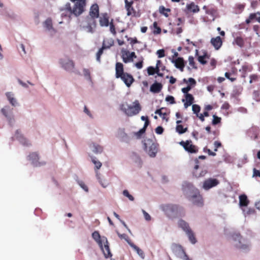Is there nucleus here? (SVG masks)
<instances>
[{"instance_id":"1","label":"nucleus","mask_w":260,"mask_h":260,"mask_svg":"<svg viewBox=\"0 0 260 260\" xmlns=\"http://www.w3.org/2000/svg\"><path fill=\"white\" fill-rule=\"evenodd\" d=\"M70 1L74 3L73 7H71L70 3H67L64 7L61 9L62 17H70L72 15L78 17L85 11L86 0H70Z\"/></svg>"},{"instance_id":"2","label":"nucleus","mask_w":260,"mask_h":260,"mask_svg":"<svg viewBox=\"0 0 260 260\" xmlns=\"http://www.w3.org/2000/svg\"><path fill=\"white\" fill-rule=\"evenodd\" d=\"M93 239L98 243L102 250L105 258L111 257L112 255L109 248V243L105 237H101L98 231H94L92 234Z\"/></svg>"},{"instance_id":"3","label":"nucleus","mask_w":260,"mask_h":260,"mask_svg":"<svg viewBox=\"0 0 260 260\" xmlns=\"http://www.w3.org/2000/svg\"><path fill=\"white\" fill-rule=\"evenodd\" d=\"M115 76L116 78H120L128 87L134 81L133 76L127 73L124 72L123 65L121 62H117L115 67Z\"/></svg>"},{"instance_id":"4","label":"nucleus","mask_w":260,"mask_h":260,"mask_svg":"<svg viewBox=\"0 0 260 260\" xmlns=\"http://www.w3.org/2000/svg\"><path fill=\"white\" fill-rule=\"evenodd\" d=\"M121 109L128 116H133L138 114L141 110V106L138 100L133 102V105L123 104L120 106Z\"/></svg>"},{"instance_id":"5","label":"nucleus","mask_w":260,"mask_h":260,"mask_svg":"<svg viewBox=\"0 0 260 260\" xmlns=\"http://www.w3.org/2000/svg\"><path fill=\"white\" fill-rule=\"evenodd\" d=\"M145 151L150 157H154L158 151V145L153 143L152 140L148 139L144 143Z\"/></svg>"},{"instance_id":"6","label":"nucleus","mask_w":260,"mask_h":260,"mask_svg":"<svg viewBox=\"0 0 260 260\" xmlns=\"http://www.w3.org/2000/svg\"><path fill=\"white\" fill-rule=\"evenodd\" d=\"M96 18L90 16H88L85 18V21L86 25L84 26V27L87 29V32L90 33L94 32V29L96 26Z\"/></svg>"},{"instance_id":"7","label":"nucleus","mask_w":260,"mask_h":260,"mask_svg":"<svg viewBox=\"0 0 260 260\" xmlns=\"http://www.w3.org/2000/svg\"><path fill=\"white\" fill-rule=\"evenodd\" d=\"M161 209L168 216H171L177 213L178 206L174 204L164 205Z\"/></svg>"},{"instance_id":"8","label":"nucleus","mask_w":260,"mask_h":260,"mask_svg":"<svg viewBox=\"0 0 260 260\" xmlns=\"http://www.w3.org/2000/svg\"><path fill=\"white\" fill-rule=\"evenodd\" d=\"M179 144L189 153H196L198 151V147L192 144L191 140H187L186 141H182Z\"/></svg>"},{"instance_id":"9","label":"nucleus","mask_w":260,"mask_h":260,"mask_svg":"<svg viewBox=\"0 0 260 260\" xmlns=\"http://www.w3.org/2000/svg\"><path fill=\"white\" fill-rule=\"evenodd\" d=\"M189 200L192 204L198 207H202L204 204L203 199L199 191L195 192L192 196L189 198Z\"/></svg>"},{"instance_id":"10","label":"nucleus","mask_w":260,"mask_h":260,"mask_svg":"<svg viewBox=\"0 0 260 260\" xmlns=\"http://www.w3.org/2000/svg\"><path fill=\"white\" fill-rule=\"evenodd\" d=\"M28 160L31 161V164L35 167H40L46 164L45 161H39V155L37 152H31L28 156Z\"/></svg>"},{"instance_id":"11","label":"nucleus","mask_w":260,"mask_h":260,"mask_svg":"<svg viewBox=\"0 0 260 260\" xmlns=\"http://www.w3.org/2000/svg\"><path fill=\"white\" fill-rule=\"evenodd\" d=\"M219 184V181L215 178H210L206 179L203 184V188L206 190L210 188L216 186Z\"/></svg>"},{"instance_id":"12","label":"nucleus","mask_w":260,"mask_h":260,"mask_svg":"<svg viewBox=\"0 0 260 260\" xmlns=\"http://www.w3.org/2000/svg\"><path fill=\"white\" fill-rule=\"evenodd\" d=\"M173 253L178 257L182 258L186 254L184 250L181 245L174 244L172 246Z\"/></svg>"},{"instance_id":"13","label":"nucleus","mask_w":260,"mask_h":260,"mask_svg":"<svg viewBox=\"0 0 260 260\" xmlns=\"http://www.w3.org/2000/svg\"><path fill=\"white\" fill-rule=\"evenodd\" d=\"M124 3L125 8L127 11V15L136 17L137 12L133 6L134 1H132L131 2H129L128 1V0H125Z\"/></svg>"},{"instance_id":"14","label":"nucleus","mask_w":260,"mask_h":260,"mask_svg":"<svg viewBox=\"0 0 260 260\" xmlns=\"http://www.w3.org/2000/svg\"><path fill=\"white\" fill-rule=\"evenodd\" d=\"M203 9L205 11L206 14H208L211 16V20L214 21L217 14V8L215 6H204Z\"/></svg>"},{"instance_id":"15","label":"nucleus","mask_w":260,"mask_h":260,"mask_svg":"<svg viewBox=\"0 0 260 260\" xmlns=\"http://www.w3.org/2000/svg\"><path fill=\"white\" fill-rule=\"evenodd\" d=\"M172 62L174 64L175 67L181 72L184 71L185 66V62L182 57H178L176 59H172Z\"/></svg>"},{"instance_id":"16","label":"nucleus","mask_w":260,"mask_h":260,"mask_svg":"<svg viewBox=\"0 0 260 260\" xmlns=\"http://www.w3.org/2000/svg\"><path fill=\"white\" fill-rule=\"evenodd\" d=\"M60 63L62 67L67 71H71L74 68V62L70 59H60Z\"/></svg>"},{"instance_id":"17","label":"nucleus","mask_w":260,"mask_h":260,"mask_svg":"<svg viewBox=\"0 0 260 260\" xmlns=\"http://www.w3.org/2000/svg\"><path fill=\"white\" fill-rule=\"evenodd\" d=\"M112 45L113 42L112 41H111V42L109 43L108 45H107L106 40H104L103 41L102 48L99 49V50L98 51L96 54V60L98 61H101V56L103 53V50L105 49L109 48Z\"/></svg>"},{"instance_id":"18","label":"nucleus","mask_w":260,"mask_h":260,"mask_svg":"<svg viewBox=\"0 0 260 260\" xmlns=\"http://www.w3.org/2000/svg\"><path fill=\"white\" fill-rule=\"evenodd\" d=\"M109 17L107 13L102 14L100 17L99 23L101 26H109Z\"/></svg>"},{"instance_id":"19","label":"nucleus","mask_w":260,"mask_h":260,"mask_svg":"<svg viewBox=\"0 0 260 260\" xmlns=\"http://www.w3.org/2000/svg\"><path fill=\"white\" fill-rule=\"evenodd\" d=\"M89 16L98 18L99 17V7L97 4H93L89 10Z\"/></svg>"},{"instance_id":"20","label":"nucleus","mask_w":260,"mask_h":260,"mask_svg":"<svg viewBox=\"0 0 260 260\" xmlns=\"http://www.w3.org/2000/svg\"><path fill=\"white\" fill-rule=\"evenodd\" d=\"M210 43L215 50H218L222 45V41L219 36L212 38L211 39Z\"/></svg>"},{"instance_id":"21","label":"nucleus","mask_w":260,"mask_h":260,"mask_svg":"<svg viewBox=\"0 0 260 260\" xmlns=\"http://www.w3.org/2000/svg\"><path fill=\"white\" fill-rule=\"evenodd\" d=\"M162 88V85L161 83L155 82L150 88V91L154 93H159Z\"/></svg>"},{"instance_id":"22","label":"nucleus","mask_w":260,"mask_h":260,"mask_svg":"<svg viewBox=\"0 0 260 260\" xmlns=\"http://www.w3.org/2000/svg\"><path fill=\"white\" fill-rule=\"evenodd\" d=\"M249 203L247 197L245 194L239 196V206L242 209L247 207Z\"/></svg>"},{"instance_id":"23","label":"nucleus","mask_w":260,"mask_h":260,"mask_svg":"<svg viewBox=\"0 0 260 260\" xmlns=\"http://www.w3.org/2000/svg\"><path fill=\"white\" fill-rule=\"evenodd\" d=\"M253 20H255L260 23V12H258L257 13H251L248 18L246 20L245 22L246 24H249Z\"/></svg>"},{"instance_id":"24","label":"nucleus","mask_w":260,"mask_h":260,"mask_svg":"<svg viewBox=\"0 0 260 260\" xmlns=\"http://www.w3.org/2000/svg\"><path fill=\"white\" fill-rule=\"evenodd\" d=\"M186 9L188 12L194 13H197L200 11L199 7L196 5L193 2H191V3L187 4L186 5Z\"/></svg>"},{"instance_id":"25","label":"nucleus","mask_w":260,"mask_h":260,"mask_svg":"<svg viewBox=\"0 0 260 260\" xmlns=\"http://www.w3.org/2000/svg\"><path fill=\"white\" fill-rule=\"evenodd\" d=\"M199 168V165H196L194 167V171L193 172V175L197 178L203 177L207 173L206 170H202L201 171H198Z\"/></svg>"},{"instance_id":"26","label":"nucleus","mask_w":260,"mask_h":260,"mask_svg":"<svg viewBox=\"0 0 260 260\" xmlns=\"http://www.w3.org/2000/svg\"><path fill=\"white\" fill-rule=\"evenodd\" d=\"M1 112L3 113V114L7 118V119L10 123L14 122V120L13 117L11 114L9 113L8 107H5L2 108L1 110Z\"/></svg>"},{"instance_id":"27","label":"nucleus","mask_w":260,"mask_h":260,"mask_svg":"<svg viewBox=\"0 0 260 260\" xmlns=\"http://www.w3.org/2000/svg\"><path fill=\"white\" fill-rule=\"evenodd\" d=\"M252 68L251 66L248 65H244L242 67V69L240 70V72H242L241 77L242 78H245L247 72H249L252 71Z\"/></svg>"},{"instance_id":"28","label":"nucleus","mask_w":260,"mask_h":260,"mask_svg":"<svg viewBox=\"0 0 260 260\" xmlns=\"http://www.w3.org/2000/svg\"><path fill=\"white\" fill-rule=\"evenodd\" d=\"M159 13L166 17H168L171 12V9L166 8L164 6H160L158 9Z\"/></svg>"},{"instance_id":"29","label":"nucleus","mask_w":260,"mask_h":260,"mask_svg":"<svg viewBox=\"0 0 260 260\" xmlns=\"http://www.w3.org/2000/svg\"><path fill=\"white\" fill-rule=\"evenodd\" d=\"M129 51L125 49H122L121 50V57L124 63H127L129 62Z\"/></svg>"},{"instance_id":"30","label":"nucleus","mask_w":260,"mask_h":260,"mask_svg":"<svg viewBox=\"0 0 260 260\" xmlns=\"http://www.w3.org/2000/svg\"><path fill=\"white\" fill-rule=\"evenodd\" d=\"M6 95L10 103L13 106L17 105L16 100L14 97V94L11 92H7L6 93Z\"/></svg>"},{"instance_id":"31","label":"nucleus","mask_w":260,"mask_h":260,"mask_svg":"<svg viewBox=\"0 0 260 260\" xmlns=\"http://www.w3.org/2000/svg\"><path fill=\"white\" fill-rule=\"evenodd\" d=\"M149 124V121L145 122L144 125L143 127L140 129L138 132L135 133V135L137 137L138 139H139L141 137L142 134H143L145 131L147 127Z\"/></svg>"},{"instance_id":"32","label":"nucleus","mask_w":260,"mask_h":260,"mask_svg":"<svg viewBox=\"0 0 260 260\" xmlns=\"http://www.w3.org/2000/svg\"><path fill=\"white\" fill-rule=\"evenodd\" d=\"M150 28L152 30V32L154 35H158L161 33V29L160 27L158 26L156 21L153 22L152 26H150Z\"/></svg>"},{"instance_id":"33","label":"nucleus","mask_w":260,"mask_h":260,"mask_svg":"<svg viewBox=\"0 0 260 260\" xmlns=\"http://www.w3.org/2000/svg\"><path fill=\"white\" fill-rule=\"evenodd\" d=\"M179 226L185 232L191 230L188 223L183 220H180L178 222Z\"/></svg>"},{"instance_id":"34","label":"nucleus","mask_w":260,"mask_h":260,"mask_svg":"<svg viewBox=\"0 0 260 260\" xmlns=\"http://www.w3.org/2000/svg\"><path fill=\"white\" fill-rule=\"evenodd\" d=\"M130 246L137 251V253L139 254V255L141 257H142V258H144L145 255L142 249L139 248L138 246H137L133 243L130 244Z\"/></svg>"},{"instance_id":"35","label":"nucleus","mask_w":260,"mask_h":260,"mask_svg":"<svg viewBox=\"0 0 260 260\" xmlns=\"http://www.w3.org/2000/svg\"><path fill=\"white\" fill-rule=\"evenodd\" d=\"M186 234L187 235L189 241L192 243L195 244L197 242L196 239L195 238V236L194 235V234L193 233L192 231L190 230L187 232H186Z\"/></svg>"},{"instance_id":"36","label":"nucleus","mask_w":260,"mask_h":260,"mask_svg":"<svg viewBox=\"0 0 260 260\" xmlns=\"http://www.w3.org/2000/svg\"><path fill=\"white\" fill-rule=\"evenodd\" d=\"M164 110H166V109L163 108L156 110L155 112V113L159 115V116L161 117L163 119H166L167 121L168 119L166 118L167 113L166 112H164Z\"/></svg>"},{"instance_id":"37","label":"nucleus","mask_w":260,"mask_h":260,"mask_svg":"<svg viewBox=\"0 0 260 260\" xmlns=\"http://www.w3.org/2000/svg\"><path fill=\"white\" fill-rule=\"evenodd\" d=\"M234 43L241 47H243L244 44V40L241 37H237L235 39Z\"/></svg>"},{"instance_id":"38","label":"nucleus","mask_w":260,"mask_h":260,"mask_svg":"<svg viewBox=\"0 0 260 260\" xmlns=\"http://www.w3.org/2000/svg\"><path fill=\"white\" fill-rule=\"evenodd\" d=\"M91 161L95 166V170H97L101 168L102 163L100 161L96 160L95 157H91Z\"/></svg>"},{"instance_id":"39","label":"nucleus","mask_w":260,"mask_h":260,"mask_svg":"<svg viewBox=\"0 0 260 260\" xmlns=\"http://www.w3.org/2000/svg\"><path fill=\"white\" fill-rule=\"evenodd\" d=\"M242 211L245 215H250L255 213V210L254 208H248L247 209L242 208Z\"/></svg>"},{"instance_id":"40","label":"nucleus","mask_w":260,"mask_h":260,"mask_svg":"<svg viewBox=\"0 0 260 260\" xmlns=\"http://www.w3.org/2000/svg\"><path fill=\"white\" fill-rule=\"evenodd\" d=\"M185 100H182L183 102L185 101L186 102L191 103V104L193 103L194 98L192 94L190 93H187L185 94Z\"/></svg>"},{"instance_id":"41","label":"nucleus","mask_w":260,"mask_h":260,"mask_svg":"<svg viewBox=\"0 0 260 260\" xmlns=\"http://www.w3.org/2000/svg\"><path fill=\"white\" fill-rule=\"evenodd\" d=\"M176 131L180 134H183L187 131V127L184 128L181 124L176 126Z\"/></svg>"},{"instance_id":"42","label":"nucleus","mask_w":260,"mask_h":260,"mask_svg":"<svg viewBox=\"0 0 260 260\" xmlns=\"http://www.w3.org/2000/svg\"><path fill=\"white\" fill-rule=\"evenodd\" d=\"M117 235L121 239H124L129 244V245L130 244H133L131 242L129 238L126 234H121L117 232Z\"/></svg>"},{"instance_id":"43","label":"nucleus","mask_w":260,"mask_h":260,"mask_svg":"<svg viewBox=\"0 0 260 260\" xmlns=\"http://www.w3.org/2000/svg\"><path fill=\"white\" fill-rule=\"evenodd\" d=\"M92 151L95 153H101L103 151V147L99 145L93 144Z\"/></svg>"},{"instance_id":"44","label":"nucleus","mask_w":260,"mask_h":260,"mask_svg":"<svg viewBox=\"0 0 260 260\" xmlns=\"http://www.w3.org/2000/svg\"><path fill=\"white\" fill-rule=\"evenodd\" d=\"M109 25L110 26V31L115 36L116 34V31L115 29V25L113 23V20L111 19V21L109 23Z\"/></svg>"},{"instance_id":"45","label":"nucleus","mask_w":260,"mask_h":260,"mask_svg":"<svg viewBox=\"0 0 260 260\" xmlns=\"http://www.w3.org/2000/svg\"><path fill=\"white\" fill-rule=\"evenodd\" d=\"M44 26L48 30L52 28V20L50 19H47L44 22Z\"/></svg>"},{"instance_id":"46","label":"nucleus","mask_w":260,"mask_h":260,"mask_svg":"<svg viewBox=\"0 0 260 260\" xmlns=\"http://www.w3.org/2000/svg\"><path fill=\"white\" fill-rule=\"evenodd\" d=\"M188 62L189 66L192 68V69H197V67L196 66V62L194 61V58L193 56H189Z\"/></svg>"},{"instance_id":"47","label":"nucleus","mask_w":260,"mask_h":260,"mask_svg":"<svg viewBox=\"0 0 260 260\" xmlns=\"http://www.w3.org/2000/svg\"><path fill=\"white\" fill-rule=\"evenodd\" d=\"M236 238H237V239L238 240L239 242V244H236V246L237 247H238L239 248H240V249H245L247 248V246H246V245H241V237L240 236V235H236Z\"/></svg>"},{"instance_id":"48","label":"nucleus","mask_w":260,"mask_h":260,"mask_svg":"<svg viewBox=\"0 0 260 260\" xmlns=\"http://www.w3.org/2000/svg\"><path fill=\"white\" fill-rule=\"evenodd\" d=\"M221 118L215 115H214L213 116V120L212 123L213 125H216L218 123H220L221 122Z\"/></svg>"},{"instance_id":"49","label":"nucleus","mask_w":260,"mask_h":260,"mask_svg":"<svg viewBox=\"0 0 260 260\" xmlns=\"http://www.w3.org/2000/svg\"><path fill=\"white\" fill-rule=\"evenodd\" d=\"M192 109L193 112L196 113V114H199V112L200 111V107L196 104H194L192 106Z\"/></svg>"},{"instance_id":"50","label":"nucleus","mask_w":260,"mask_h":260,"mask_svg":"<svg viewBox=\"0 0 260 260\" xmlns=\"http://www.w3.org/2000/svg\"><path fill=\"white\" fill-rule=\"evenodd\" d=\"M123 194L127 197L129 200L133 201L134 200V197L129 193L128 190H124L123 191Z\"/></svg>"},{"instance_id":"51","label":"nucleus","mask_w":260,"mask_h":260,"mask_svg":"<svg viewBox=\"0 0 260 260\" xmlns=\"http://www.w3.org/2000/svg\"><path fill=\"white\" fill-rule=\"evenodd\" d=\"M206 57H207L206 55L199 56V57H198L199 61L203 64H206L207 63V61L205 60V58H206Z\"/></svg>"},{"instance_id":"52","label":"nucleus","mask_w":260,"mask_h":260,"mask_svg":"<svg viewBox=\"0 0 260 260\" xmlns=\"http://www.w3.org/2000/svg\"><path fill=\"white\" fill-rule=\"evenodd\" d=\"M147 73L149 75H153L155 73V69L153 67H149L147 68Z\"/></svg>"},{"instance_id":"53","label":"nucleus","mask_w":260,"mask_h":260,"mask_svg":"<svg viewBox=\"0 0 260 260\" xmlns=\"http://www.w3.org/2000/svg\"><path fill=\"white\" fill-rule=\"evenodd\" d=\"M156 54L159 58H161L165 56V50L164 49H159L157 50Z\"/></svg>"},{"instance_id":"54","label":"nucleus","mask_w":260,"mask_h":260,"mask_svg":"<svg viewBox=\"0 0 260 260\" xmlns=\"http://www.w3.org/2000/svg\"><path fill=\"white\" fill-rule=\"evenodd\" d=\"M166 101L170 102L171 104H173L175 103V99L173 96L168 95L166 98Z\"/></svg>"},{"instance_id":"55","label":"nucleus","mask_w":260,"mask_h":260,"mask_svg":"<svg viewBox=\"0 0 260 260\" xmlns=\"http://www.w3.org/2000/svg\"><path fill=\"white\" fill-rule=\"evenodd\" d=\"M258 76L256 74H253L250 76L249 83H252L253 81H256L258 80Z\"/></svg>"},{"instance_id":"56","label":"nucleus","mask_w":260,"mask_h":260,"mask_svg":"<svg viewBox=\"0 0 260 260\" xmlns=\"http://www.w3.org/2000/svg\"><path fill=\"white\" fill-rule=\"evenodd\" d=\"M253 177H260V171L257 170L255 168L253 169Z\"/></svg>"},{"instance_id":"57","label":"nucleus","mask_w":260,"mask_h":260,"mask_svg":"<svg viewBox=\"0 0 260 260\" xmlns=\"http://www.w3.org/2000/svg\"><path fill=\"white\" fill-rule=\"evenodd\" d=\"M183 81H184V82H186V83L187 82H189L190 83V86L191 85H194L196 84V80L193 78H189L188 79V81H187L185 79H184L183 80Z\"/></svg>"},{"instance_id":"58","label":"nucleus","mask_w":260,"mask_h":260,"mask_svg":"<svg viewBox=\"0 0 260 260\" xmlns=\"http://www.w3.org/2000/svg\"><path fill=\"white\" fill-rule=\"evenodd\" d=\"M164 132V128L162 127L159 126L155 128V133L158 135H161Z\"/></svg>"},{"instance_id":"59","label":"nucleus","mask_w":260,"mask_h":260,"mask_svg":"<svg viewBox=\"0 0 260 260\" xmlns=\"http://www.w3.org/2000/svg\"><path fill=\"white\" fill-rule=\"evenodd\" d=\"M231 73H228V72H226L225 73V77L229 79L230 80H231L232 82H233V81H235L236 80V78H234V77H231Z\"/></svg>"},{"instance_id":"60","label":"nucleus","mask_w":260,"mask_h":260,"mask_svg":"<svg viewBox=\"0 0 260 260\" xmlns=\"http://www.w3.org/2000/svg\"><path fill=\"white\" fill-rule=\"evenodd\" d=\"M126 38H127V40L130 42V43L132 45L135 44L138 42L137 39L136 38H127V36H125Z\"/></svg>"},{"instance_id":"61","label":"nucleus","mask_w":260,"mask_h":260,"mask_svg":"<svg viewBox=\"0 0 260 260\" xmlns=\"http://www.w3.org/2000/svg\"><path fill=\"white\" fill-rule=\"evenodd\" d=\"M258 5V1L257 0L252 1L251 2V7L252 9H255Z\"/></svg>"},{"instance_id":"62","label":"nucleus","mask_w":260,"mask_h":260,"mask_svg":"<svg viewBox=\"0 0 260 260\" xmlns=\"http://www.w3.org/2000/svg\"><path fill=\"white\" fill-rule=\"evenodd\" d=\"M214 151H216L217 149L221 146V144L219 141H215L214 143Z\"/></svg>"},{"instance_id":"63","label":"nucleus","mask_w":260,"mask_h":260,"mask_svg":"<svg viewBox=\"0 0 260 260\" xmlns=\"http://www.w3.org/2000/svg\"><path fill=\"white\" fill-rule=\"evenodd\" d=\"M191 88L190 85H188L187 87L182 88V91L186 94L188 93V92L191 89Z\"/></svg>"},{"instance_id":"64","label":"nucleus","mask_w":260,"mask_h":260,"mask_svg":"<svg viewBox=\"0 0 260 260\" xmlns=\"http://www.w3.org/2000/svg\"><path fill=\"white\" fill-rule=\"evenodd\" d=\"M143 213L145 219L147 221L150 220L151 216H150V215L144 210H143Z\"/></svg>"}]
</instances>
